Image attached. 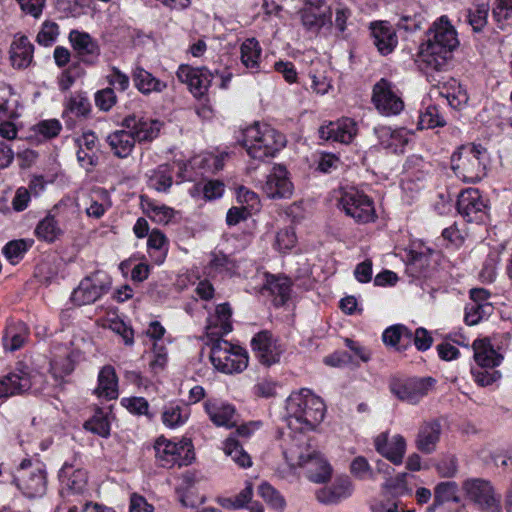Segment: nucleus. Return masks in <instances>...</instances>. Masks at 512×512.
I'll return each instance as SVG.
<instances>
[{
  "instance_id": "f257e3e1",
  "label": "nucleus",
  "mask_w": 512,
  "mask_h": 512,
  "mask_svg": "<svg viewBox=\"0 0 512 512\" xmlns=\"http://www.w3.org/2000/svg\"><path fill=\"white\" fill-rule=\"evenodd\" d=\"M290 427L300 431L314 430L324 419L325 404L311 390L302 388L292 392L286 400Z\"/></svg>"
},
{
  "instance_id": "f03ea898",
  "label": "nucleus",
  "mask_w": 512,
  "mask_h": 512,
  "mask_svg": "<svg viewBox=\"0 0 512 512\" xmlns=\"http://www.w3.org/2000/svg\"><path fill=\"white\" fill-rule=\"evenodd\" d=\"M285 142L284 135L267 124L255 123L243 131V147L251 158L260 161L274 157Z\"/></svg>"
},
{
  "instance_id": "7ed1b4c3",
  "label": "nucleus",
  "mask_w": 512,
  "mask_h": 512,
  "mask_svg": "<svg viewBox=\"0 0 512 512\" xmlns=\"http://www.w3.org/2000/svg\"><path fill=\"white\" fill-rule=\"evenodd\" d=\"M486 150L480 145L461 146L451 156V169L463 182L477 183L486 176Z\"/></svg>"
},
{
  "instance_id": "20e7f679",
  "label": "nucleus",
  "mask_w": 512,
  "mask_h": 512,
  "mask_svg": "<svg viewBox=\"0 0 512 512\" xmlns=\"http://www.w3.org/2000/svg\"><path fill=\"white\" fill-rule=\"evenodd\" d=\"M44 382L43 374L21 365L0 380V400L28 391L40 392Z\"/></svg>"
},
{
  "instance_id": "39448f33",
  "label": "nucleus",
  "mask_w": 512,
  "mask_h": 512,
  "mask_svg": "<svg viewBox=\"0 0 512 512\" xmlns=\"http://www.w3.org/2000/svg\"><path fill=\"white\" fill-rule=\"evenodd\" d=\"M210 360L215 369L225 374L240 373L248 366L247 352L221 338L212 343Z\"/></svg>"
},
{
  "instance_id": "423d86ee",
  "label": "nucleus",
  "mask_w": 512,
  "mask_h": 512,
  "mask_svg": "<svg viewBox=\"0 0 512 512\" xmlns=\"http://www.w3.org/2000/svg\"><path fill=\"white\" fill-rule=\"evenodd\" d=\"M154 450L158 464L164 468L187 466L194 459L193 446L190 441L175 443L160 437L155 442Z\"/></svg>"
},
{
  "instance_id": "0eeeda50",
  "label": "nucleus",
  "mask_w": 512,
  "mask_h": 512,
  "mask_svg": "<svg viewBox=\"0 0 512 512\" xmlns=\"http://www.w3.org/2000/svg\"><path fill=\"white\" fill-rule=\"evenodd\" d=\"M286 462L291 468L306 467L307 477L314 483H324L331 477L330 465L316 452L304 455L299 449L284 451Z\"/></svg>"
},
{
  "instance_id": "6e6552de",
  "label": "nucleus",
  "mask_w": 512,
  "mask_h": 512,
  "mask_svg": "<svg viewBox=\"0 0 512 512\" xmlns=\"http://www.w3.org/2000/svg\"><path fill=\"white\" fill-rule=\"evenodd\" d=\"M436 381L432 377L395 378L390 382V391L399 400L409 404L419 403L434 388Z\"/></svg>"
},
{
  "instance_id": "1a4fd4ad",
  "label": "nucleus",
  "mask_w": 512,
  "mask_h": 512,
  "mask_svg": "<svg viewBox=\"0 0 512 512\" xmlns=\"http://www.w3.org/2000/svg\"><path fill=\"white\" fill-rule=\"evenodd\" d=\"M467 497L482 512H500L501 496L497 494L489 481L469 479L463 484Z\"/></svg>"
},
{
  "instance_id": "9d476101",
  "label": "nucleus",
  "mask_w": 512,
  "mask_h": 512,
  "mask_svg": "<svg viewBox=\"0 0 512 512\" xmlns=\"http://www.w3.org/2000/svg\"><path fill=\"white\" fill-rule=\"evenodd\" d=\"M111 280L107 274L97 271L81 280L74 289L71 300L78 306L96 302L108 292Z\"/></svg>"
},
{
  "instance_id": "9b49d317",
  "label": "nucleus",
  "mask_w": 512,
  "mask_h": 512,
  "mask_svg": "<svg viewBox=\"0 0 512 512\" xmlns=\"http://www.w3.org/2000/svg\"><path fill=\"white\" fill-rule=\"evenodd\" d=\"M17 487L29 498L39 497L46 492V474L39 464L23 460L14 477Z\"/></svg>"
},
{
  "instance_id": "f8f14e48",
  "label": "nucleus",
  "mask_w": 512,
  "mask_h": 512,
  "mask_svg": "<svg viewBox=\"0 0 512 512\" xmlns=\"http://www.w3.org/2000/svg\"><path fill=\"white\" fill-rule=\"evenodd\" d=\"M339 205L346 215L358 223H368L376 217L372 199L357 189L345 191L341 195Z\"/></svg>"
},
{
  "instance_id": "ddd939ff",
  "label": "nucleus",
  "mask_w": 512,
  "mask_h": 512,
  "mask_svg": "<svg viewBox=\"0 0 512 512\" xmlns=\"http://www.w3.org/2000/svg\"><path fill=\"white\" fill-rule=\"evenodd\" d=\"M372 101L377 110L387 116L397 115L404 108L396 86L385 78L374 85Z\"/></svg>"
},
{
  "instance_id": "4468645a",
  "label": "nucleus",
  "mask_w": 512,
  "mask_h": 512,
  "mask_svg": "<svg viewBox=\"0 0 512 512\" xmlns=\"http://www.w3.org/2000/svg\"><path fill=\"white\" fill-rule=\"evenodd\" d=\"M454 48L447 47L427 34V39L420 46L419 56L426 66L435 71H445L449 66Z\"/></svg>"
},
{
  "instance_id": "2eb2a0df",
  "label": "nucleus",
  "mask_w": 512,
  "mask_h": 512,
  "mask_svg": "<svg viewBox=\"0 0 512 512\" xmlns=\"http://www.w3.org/2000/svg\"><path fill=\"white\" fill-rule=\"evenodd\" d=\"M176 75L179 81L188 85L196 98L205 96L214 78V74L207 68L195 69L188 65H181Z\"/></svg>"
},
{
  "instance_id": "dca6fc26",
  "label": "nucleus",
  "mask_w": 512,
  "mask_h": 512,
  "mask_svg": "<svg viewBox=\"0 0 512 512\" xmlns=\"http://www.w3.org/2000/svg\"><path fill=\"white\" fill-rule=\"evenodd\" d=\"M486 204L480 191L476 188L463 190L457 200V210L468 222L482 221L485 215Z\"/></svg>"
},
{
  "instance_id": "f3484780",
  "label": "nucleus",
  "mask_w": 512,
  "mask_h": 512,
  "mask_svg": "<svg viewBox=\"0 0 512 512\" xmlns=\"http://www.w3.org/2000/svg\"><path fill=\"white\" fill-rule=\"evenodd\" d=\"M251 345L258 360L266 366L278 363L283 353V348L267 330L257 333L252 338Z\"/></svg>"
},
{
  "instance_id": "a211bd4d",
  "label": "nucleus",
  "mask_w": 512,
  "mask_h": 512,
  "mask_svg": "<svg viewBox=\"0 0 512 512\" xmlns=\"http://www.w3.org/2000/svg\"><path fill=\"white\" fill-rule=\"evenodd\" d=\"M293 189L288 171L282 165H275L272 168L263 186L264 193L270 199L289 198L293 194Z\"/></svg>"
},
{
  "instance_id": "6ab92c4d",
  "label": "nucleus",
  "mask_w": 512,
  "mask_h": 512,
  "mask_svg": "<svg viewBox=\"0 0 512 512\" xmlns=\"http://www.w3.org/2000/svg\"><path fill=\"white\" fill-rule=\"evenodd\" d=\"M204 410L211 422L216 426L232 428L239 422V414L235 407L220 399H208L204 402Z\"/></svg>"
},
{
  "instance_id": "aec40b11",
  "label": "nucleus",
  "mask_w": 512,
  "mask_h": 512,
  "mask_svg": "<svg viewBox=\"0 0 512 512\" xmlns=\"http://www.w3.org/2000/svg\"><path fill=\"white\" fill-rule=\"evenodd\" d=\"M162 123L142 116L129 115L122 121V127L129 129L135 141H151L159 134Z\"/></svg>"
},
{
  "instance_id": "412c9836",
  "label": "nucleus",
  "mask_w": 512,
  "mask_h": 512,
  "mask_svg": "<svg viewBox=\"0 0 512 512\" xmlns=\"http://www.w3.org/2000/svg\"><path fill=\"white\" fill-rule=\"evenodd\" d=\"M374 445L376 451L393 464L402 463L406 452V441L402 435L396 434L389 438L388 433L383 432L375 438Z\"/></svg>"
},
{
  "instance_id": "4be33fe9",
  "label": "nucleus",
  "mask_w": 512,
  "mask_h": 512,
  "mask_svg": "<svg viewBox=\"0 0 512 512\" xmlns=\"http://www.w3.org/2000/svg\"><path fill=\"white\" fill-rule=\"evenodd\" d=\"M356 133V123L351 118H342L319 129L320 138L344 144L350 143Z\"/></svg>"
},
{
  "instance_id": "5701e85b",
  "label": "nucleus",
  "mask_w": 512,
  "mask_h": 512,
  "mask_svg": "<svg viewBox=\"0 0 512 512\" xmlns=\"http://www.w3.org/2000/svg\"><path fill=\"white\" fill-rule=\"evenodd\" d=\"M441 434L442 426L438 420L422 423L415 438L416 448L424 454H432L436 451Z\"/></svg>"
},
{
  "instance_id": "b1692460",
  "label": "nucleus",
  "mask_w": 512,
  "mask_h": 512,
  "mask_svg": "<svg viewBox=\"0 0 512 512\" xmlns=\"http://www.w3.org/2000/svg\"><path fill=\"white\" fill-rule=\"evenodd\" d=\"M331 15V10L326 3H309L301 12V20L307 30L318 32L327 23H331Z\"/></svg>"
},
{
  "instance_id": "393cba45",
  "label": "nucleus",
  "mask_w": 512,
  "mask_h": 512,
  "mask_svg": "<svg viewBox=\"0 0 512 512\" xmlns=\"http://www.w3.org/2000/svg\"><path fill=\"white\" fill-rule=\"evenodd\" d=\"M69 40L84 63H96L100 55V48L88 33L73 30L69 34Z\"/></svg>"
},
{
  "instance_id": "a878e982",
  "label": "nucleus",
  "mask_w": 512,
  "mask_h": 512,
  "mask_svg": "<svg viewBox=\"0 0 512 512\" xmlns=\"http://www.w3.org/2000/svg\"><path fill=\"white\" fill-rule=\"evenodd\" d=\"M61 491L63 494L82 493L87 486V473L83 469H73L69 464H64L59 472Z\"/></svg>"
},
{
  "instance_id": "bb28decb",
  "label": "nucleus",
  "mask_w": 512,
  "mask_h": 512,
  "mask_svg": "<svg viewBox=\"0 0 512 512\" xmlns=\"http://www.w3.org/2000/svg\"><path fill=\"white\" fill-rule=\"evenodd\" d=\"M353 484L348 477H341L335 480L334 484L317 491L318 501L324 504H336L351 496Z\"/></svg>"
},
{
  "instance_id": "cd10ccee",
  "label": "nucleus",
  "mask_w": 512,
  "mask_h": 512,
  "mask_svg": "<svg viewBox=\"0 0 512 512\" xmlns=\"http://www.w3.org/2000/svg\"><path fill=\"white\" fill-rule=\"evenodd\" d=\"M371 35L374 45L382 55L390 54L398 43L395 30L387 22L373 23Z\"/></svg>"
},
{
  "instance_id": "c85d7f7f",
  "label": "nucleus",
  "mask_w": 512,
  "mask_h": 512,
  "mask_svg": "<svg viewBox=\"0 0 512 512\" xmlns=\"http://www.w3.org/2000/svg\"><path fill=\"white\" fill-rule=\"evenodd\" d=\"M232 310L229 304L223 303L216 307L215 314L208 319L206 326L209 337H222L232 330L230 321Z\"/></svg>"
},
{
  "instance_id": "c756f323",
  "label": "nucleus",
  "mask_w": 512,
  "mask_h": 512,
  "mask_svg": "<svg viewBox=\"0 0 512 512\" xmlns=\"http://www.w3.org/2000/svg\"><path fill=\"white\" fill-rule=\"evenodd\" d=\"M132 80L137 90L143 95L161 93L167 88L166 82L155 77L141 66L132 70Z\"/></svg>"
},
{
  "instance_id": "7c9ffc66",
  "label": "nucleus",
  "mask_w": 512,
  "mask_h": 512,
  "mask_svg": "<svg viewBox=\"0 0 512 512\" xmlns=\"http://www.w3.org/2000/svg\"><path fill=\"white\" fill-rule=\"evenodd\" d=\"M375 133L382 147L390 149L394 153L402 151L409 141L408 132L404 128L392 129L391 127L380 126L375 128Z\"/></svg>"
},
{
  "instance_id": "2f4dec72",
  "label": "nucleus",
  "mask_w": 512,
  "mask_h": 512,
  "mask_svg": "<svg viewBox=\"0 0 512 512\" xmlns=\"http://www.w3.org/2000/svg\"><path fill=\"white\" fill-rule=\"evenodd\" d=\"M191 409L188 404L169 402L164 405L161 420L162 423L171 429L183 426L189 419Z\"/></svg>"
},
{
  "instance_id": "473e14b6",
  "label": "nucleus",
  "mask_w": 512,
  "mask_h": 512,
  "mask_svg": "<svg viewBox=\"0 0 512 512\" xmlns=\"http://www.w3.org/2000/svg\"><path fill=\"white\" fill-rule=\"evenodd\" d=\"M95 394L107 400H113L118 397V378L112 366L107 365L100 370Z\"/></svg>"
},
{
  "instance_id": "72a5a7b5",
  "label": "nucleus",
  "mask_w": 512,
  "mask_h": 512,
  "mask_svg": "<svg viewBox=\"0 0 512 512\" xmlns=\"http://www.w3.org/2000/svg\"><path fill=\"white\" fill-rule=\"evenodd\" d=\"M474 360L481 368H494L502 361V356L498 354L487 339H477L473 343Z\"/></svg>"
},
{
  "instance_id": "f704fd0d",
  "label": "nucleus",
  "mask_w": 512,
  "mask_h": 512,
  "mask_svg": "<svg viewBox=\"0 0 512 512\" xmlns=\"http://www.w3.org/2000/svg\"><path fill=\"white\" fill-rule=\"evenodd\" d=\"M107 142L114 155L119 158L129 156L135 146V138L129 129L116 130L107 136Z\"/></svg>"
},
{
  "instance_id": "c9c22d12",
  "label": "nucleus",
  "mask_w": 512,
  "mask_h": 512,
  "mask_svg": "<svg viewBox=\"0 0 512 512\" xmlns=\"http://www.w3.org/2000/svg\"><path fill=\"white\" fill-rule=\"evenodd\" d=\"M34 46L26 36L14 40L10 49L12 65L18 69L28 67L33 59Z\"/></svg>"
},
{
  "instance_id": "e433bc0d",
  "label": "nucleus",
  "mask_w": 512,
  "mask_h": 512,
  "mask_svg": "<svg viewBox=\"0 0 512 512\" xmlns=\"http://www.w3.org/2000/svg\"><path fill=\"white\" fill-rule=\"evenodd\" d=\"M427 34L447 47L455 49L459 44L456 30L446 16H441L438 21L434 22Z\"/></svg>"
},
{
  "instance_id": "4c0bfd02",
  "label": "nucleus",
  "mask_w": 512,
  "mask_h": 512,
  "mask_svg": "<svg viewBox=\"0 0 512 512\" xmlns=\"http://www.w3.org/2000/svg\"><path fill=\"white\" fill-rule=\"evenodd\" d=\"M143 212L158 224H168L175 215L174 209L142 195L140 197Z\"/></svg>"
},
{
  "instance_id": "58836bf2",
  "label": "nucleus",
  "mask_w": 512,
  "mask_h": 512,
  "mask_svg": "<svg viewBox=\"0 0 512 512\" xmlns=\"http://www.w3.org/2000/svg\"><path fill=\"white\" fill-rule=\"evenodd\" d=\"M28 338V328L25 323L18 321L10 323L4 332L3 345L11 352L20 349Z\"/></svg>"
},
{
  "instance_id": "ea45409f",
  "label": "nucleus",
  "mask_w": 512,
  "mask_h": 512,
  "mask_svg": "<svg viewBox=\"0 0 512 512\" xmlns=\"http://www.w3.org/2000/svg\"><path fill=\"white\" fill-rule=\"evenodd\" d=\"M147 183L158 192H167L173 183V168L169 164L159 165L150 171Z\"/></svg>"
},
{
  "instance_id": "a19ab883",
  "label": "nucleus",
  "mask_w": 512,
  "mask_h": 512,
  "mask_svg": "<svg viewBox=\"0 0 512 512\" xmlns=\"http://www.w3.org/2000/svg\"><path fill=\"white\" fill-rule=\"evenodd\" d=\"M265 289L273 295L276 306L284 305L290 297L291 282L286 277L268 276Z\"/></svg>"
},
{
  "instance_id": "79ce46f5",
  "label": "nucleus",
  "mask_w": 512,
  "mask_h": 512,
  "mask_svg": "<svg viewBox=\"0 0 512 512\" xmlns=\"http://www.w3.org/2000/svg\"><path fill=\"white\" fill-rule=\"evenodd\" d=\"M261 52L260 44L255 38L246 39L240 47L242 64L252 72H258Z\"/></svg>"
},
{
  "instance_id": "37998d69",
  "label": "nucleus",
  "mask_w": 512,
  "mask_h": 512,
  "mask_svg": "<svg viewBox=\"0 0 512 512\" xmlns=\"http://www.w3.org/2000/svg\"><path fill=\"white\" fill-rule=\"evenodd\" d=\"M458 485L454 481L440 482L434 488V502L427 507V512H435L436 508L446 502H459Z\"/></svg>"
},
{
  "instance_id": "c03bdc74",
  "label": "nucleus",
  "mask_w": 512,
  "mask_h": 512,
  "mask_svg": "<svg viewBox=\"0 0 512 512\" xmlns=\"http://www.w3.org/2000/svg\"><path fill=\"white\" fill-rule=\"evenodd\" d=\"M63 230L52 214H48L37 224L35 228L36 237L47 243H53L63 235Z\"/></svg>"
},
{
  "instance_id": "a18cd8bd",
  "label": "nucleus",
  "mask_w": 512,
  "mask_h": 512,
  "mask_svg": "<svg viewBox=\"0 0 512 512\" xmlns=\"http://www.w3.org/2000/svg\"><path fill=\"white\" fill-rule=\"evenodd\" d=\"M150 257L157 264L163 263L168 251V240L164 233L154 229L148 235L147 241Z\"/></svg>"
},
{
  "instance_id": "49530a36",
  "label": "nucleus",
  "mask_w": 512,
  "mask_h": 512,
  "mask_svg": "<svg viewBox=\"0 0 512 512\" xmlns=\"http://www.w3.org/2000/svg\"><path fill=\"white\" fill-rule=\"evenodd\" d=\"M382 339L386 345L397 347L400 350L411 342L412 331L401 324L393 325L383 332Z\"/></svg>"
},
{
  "instance_id": "de8ad7c7",
  "label": "nucleus",
  "mask_w": 512,
  "mask_h": 512,
  "mask_svg": "<svg viewBox=\"0 0 512 512\" xmlns=\"http://www.w3.org/2000/svg\"><path fill=\"white\" fill-rule=\"evenodd\" d=\"M224 453L241 468H248L252 465L250 455L243 449L239 441L234 437H228L223 444Z\"/></svg>"
},
{
  "instance_id": "09e8293b",
  "label": "nucleus",
  "mask_w": 512,
  "mask_h": 512,
  "mask_svg": "<svg viewBox=\"0 0 512 512\" xmlns=\"http://www.w3.org/2000/svg\"><path fill=\"white\" fill-rule=\"evenodd\" d=\"M493 311L489 302H470L465 307L464 320L467 325H477Z\"/></svg>"
},
{
  "instance_id": "8fccbe9b",
  "label": "nucleus",
  "mask_w": 512,
  "mask_h": 512,
  "mask_svg": "<svg viewBox=\"0 0 512 512\" xmlns=\"http://www.w3.org/2000/svg\"><path fill=\"white\" fill-rule=\"evenodd\" d=\"M446 125L444 117L440 114L439 109L435 105H429L419 115V129H433Z\"/></svg>"
},
{
  "instance_id": "3c124183",
  "label": "nucleus",
  "mask_w": 512,
  "mask_h": 512,
  "mask_svg": "<svg viewBox=\"0 0 512 512\" xmlns=\"http://www.w3.org/2000/svg\"><path fill=\"white\" fill-rule=\"evenodd\" d=\"M408 473H400L396 477H387L383 483V488L392 495L403 496L411 494L412 488L408 485V478H412Z\"/></svg>"
},
{
  "instance_id": "603ef678",
  "label": "nucleus",
  "mask_w": 512,
  "mask_h": 512,
  "mask_svg": "<svg viewBox=\"0 0 512 512\" xmlns=\"http://www.w3.org/2000/svg\"><path fill=\"white\" fill-rule=\"evenodd\" d=\"M197 482L198 476L195 472L187 471L182 475L178 491L181 493L180 501L183 506L195 507L197 505L198 501L192 499L189 495L190 490L195 486Z\"/></svg>"
},
{
  "instance_id": "864d4df0",
  "label": "nucleus",
  "mask_w": 512,
  "mask_h": 512,
  "mask_svg": "<svg viewBox=\"0 0 512 512\" xmlns=\"http://www.w3.org/2000/svg\"><path fill=\"white\" fill-rule=\"evenodd\" d=\"M32 245L33 240H13L3 247V253L12 264H16Z\"/></svg>"
},
{
  "instance_id": "5fc2aeb1",
  "label": "nucleus",
  "mask_w": 512,
  "mask_h": 512,
  "mask_svg": "<svg viewBox=\"0 0 512 512\" xmlns=\"http://www.w3.org/2000/svg\"><path fill=\"white\" fill-rule=\"evenodd\" d=\"M66 108L77 117H87L91 111V103L86 93L77 92L71 95Z\"/></svg>"
},
{
  "instance_id": "6e6d98bb",
  "label": "nucleus",
  "mask_w": 512,
  "mask_h": 512,
  "mask_svg": "<svg viewBox=\"0 0 512 512\" xmlns=\"http://www.w3.org/2000/svg\"><path fill=\"white\" fill-rule=\"evenodd\" d=\"M84 428L101 437H108L110 434V424L105 413L98 409L91 419L85 422Z\"/></svg>"
},
{
  "instance_id": "4d7b16f0",
  "label": "nucleus",
  "mask_w": 512,
  "mask_h": 512,
  "mask_svg": "<svg viewBox=\"0 0 512 512\" xmlns=\"http://www.w3.org/2000/svg\"><path fill=\"white\" fill-rule=\"evenodd\" d=\"M489 8L486 4L476 5L466 13V20L473 31L480 32L487 24Z\"/></svg>"
},
{
  "instance_id": "13d9d810",
  "label": "nucleus",
  "mask_w": 512,
  "mask_h": 512,
  "mask_svg": "<svg viewBox=\"0 0 512 512\" xmlns=\"http://www.w3.org/2000/svg\"><path fill=\"white\" fill-rule=\"evenodd\" d=\"M351 474L360 480H376V473L371 468L367 459L363 456H358L351 462L350 465Z\"/></svg>"
},
{
  "instance_id": "bf43d9fd",
  "label": "nucleus",
  "mask_w": 512,
  "mask_h": 512,
  "mask_svg": "<svg viewBox=\"0 0 512 512\" xmlns=\"http://www.w3.org/2000/svg\"><path fill=\"white\" fill-rule=\"evenodd\" d=\"M259 495L266 501L271 507L275 509H283L285 506V500L280 493L275 490L270 484L263 483L258 489Z\"/></svg>"
},
{
  "instance_id": "052dcab7",
  "label": "nucleus",
  "mask_w": 512,
  "mask_h": 512,
  "mask_svg": "<svg viewBox=\"0 0 512 512\" xmlns=\"http://www.w3.org/2000/svg\"><path fill=\"white\" fill-rule=\"evenodd\" d=\"M122 404L133 414L145 415L149 419L154 418L155 414L149 411L148 401L143 397L124 398Z\"/></svg>"
},
{
  "instance_id": "680f3d73",
  "label": "nucleus",
  "mask_w": 512,
  "mask_h": 512,
  "mask_svg": "<svg viewBox=\"0 0 512 512\" xmlns=\"http://www.w3.org/2000/svg\"><path fill=\"white\" fill-rule=\"evenodd\" d=\"M59 35V26L55 22L45 21L37 35V42L43 46L52 45Z\"/></svg>"
},
{
  "instance_id": "e2e57ef3",
  "label": "nucleus",
  "mask_w": 512,
  "mask_h": 512,
  "mask_svg": "<svg viewBox=\"0 0 512 512\" xmlns=\"http://www.w3.org/2000/svg\"><path fill=\"white\" fill-rule=\"evenodd\" d=\"M498 262L499 254L497 252L490 253L487 256L479 273L482 282L491 283L496 279Z\"/></svg>"
},
{
  "instance_id": "0e129e2a",
  "label": "nucleus",
  "mask_w": 512,
  "mask_h": 512,
  "mask_svg": "<svg viewBox=\"0 0 512 512\" xmlns=\"http://www.w3.org/2000/svg\"><path fill=\"white\" fill-rule=\"evenodd\" d=\"M106 81L113 89L124 92L130 86V78L127 74L122 72L118 67H111L106 76Z\"/></svg>"
},
{
  "instance_id": "69168bd1",
  "label": "nucleus",
  "mask_w": 512,
  "mask_h": 512,
  "mask_svg": "<svg viewBox=\"0 0 512 512\" xmlns=\"http://www.w3.org/2000/svg\"><path fill=\"white\" fill-rule=\"evenodd\" d=\"M117 102L115 90L107 87L95 93V105L102 111H109Z\"/></svg>"
},
{
  "instance_id": "338daca9",
  "label": "nucleus",
  "mask_w": 512,
  "mask_h": 512,
  "mask_svg": "<svg viewBox=\"0 0 512 512\" xmlns=\"http://www.w3.org/2000/svg\"><path fill=\"white\" fill-rule=\"evenodd\" d=\"M297 238L293 228H284L280 230L275 239V246L281 252L292 249L296 244Z\"/></svg>"
},
{
  "instance_id": "774afa93",
  "label": "nucleus",
  "mask_w": 512,
  "mask_h": 512,
  "mask_svg": "<svg viewBox=\"0 0 512 512\" xmlns=\"http://www.w3.org/2000/svg\"><path fill=\"white\" fill-rule=\"evenodd\" d=\"M62 129L61 123L57 119L43 120L35 126V131L46 139L55 138Z\"/></svg>"
}]
</instances>
